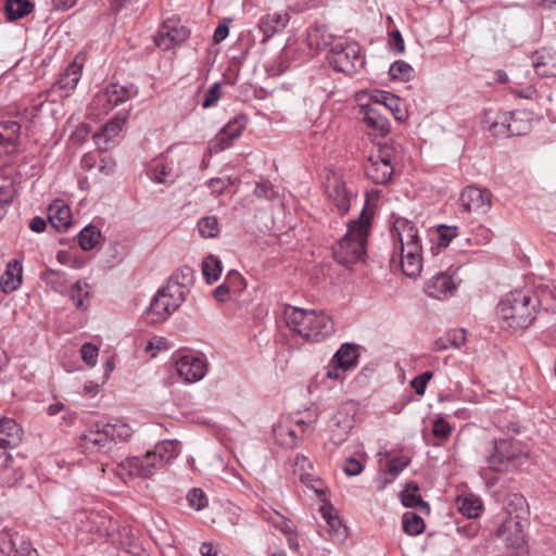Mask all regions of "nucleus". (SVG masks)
<instances>
[{
  "mask_svg": "<svg viewBox=\"0 0 556 556\" xmlns=\"http://www.w3.org/2000/svg\"><path fill=\"white\" fill-rule=\"evenodd\" d=\"M394 250L400 253V264L404 275L419 276L422 269V247L417 226L405 217H394L391 228Z\"/></svg>",
  "mask_w": 556,
  "mask_h": 556,
  "instance_id": "1",
  "label": "nucleus"
},
{
  "mask_svg": "<svg viewBox=\"0 0 556 556\" xmlns=\"http://www.w3.org/2000/svg\"><path fill=\"white\" fill-rule=\"evenodd\" d=\"M287 327L312 342H320L334 333L332 318L320 309H305L287 306L283 311Z\"/></svg>",
  "mask_w": 556,
  "mask_h": 556,
  "instance_id": "2",
  "label": "nucleus"
},
{
  "mask_svg": "<svg viewBox=\"0 0 556 556\" xmlns=\"http://www.w3.org/2000/svg\"><path fill=\"white\" fill-rule=\"evenodd\" d=\"M132 429L125 422H96L86 429L79 438V447L87 455L109 453L119 442L127 441Z\"/></svg>",
  "mask_w": 556,
  "mask_h": 556,
  "instance_id": "3",
  "label": "nucleus"
},
{
  "mask_svg": "<svg viewBox=\"0 0 556 556\" xmlns=\"http://www.w3.org/2000/svg\"><path fill=\"white\" fill-rule=\"evenodd\" d=\"M538 301L528 290H515L498 304L497 314L504 327L513 329L528 328L535 319Z\"/></svg>",
  "mask_w": 556,
  "mask_h": 556,
  "instance_id": "4",
  "label": "nucleus"
},
{
  "mask_svg": "<svg viewBox=\"0 0 556 556\" xmlns=\"http://www.w3.org/2000/svg\"><path fill=\"white\" fill-rule=\"evenodd\" d=\"M370 217L363 212L357 220H351L345 235L333 247V257L344 266L364 260Z\"/></svg>",
  "mask_w": 556,
  "mask_h": 556,
  "instance_id": "5",
  "label": "nucleus"
},
{
  "mask_svg": "<svg viewBox=\"0 0 556 556\" xmlns=\"http://www.w3.org/2000/svg\"><path fill=\"white\" fill-rule=\"evenodd\" d=\"M528 458V450L515 440H497L486 458L490 469L506 472L516 469Z\"/></svg>",
  "mask_w": 556,
  "mask_h": 556,
  "instance_id": "6",
  "label": "nucleus"
},
{
  "mask_svg": "<svg viewBox=\"0 0 556 556\" xmlns=\"http://www.w3.org/2000/svg\"><path fill=\"white\" fill-rule=\"evenodd\" d=\"M186 296L167 283L153 296L150 306L146 311V318L151 324L166 320L185 302Z\"/></svg>",
  "mask_w": 556,
  "mask_h": 556,
  "instance_id": "7",
  "label": "nucleus"
},
{
  "mask_svg": "<svg viewBox=\"0 0 556 556\" xmlns=\"http://www.w3.org/2000/svg\"><path fill=\"white\" fill-rule=\"evenodd\" d=\"M395 149L392 146H381L372 152L364 166L365 175L374 184H388L394 173Z\"/></svg>",
  "mask_w": 556,
  "mask_h": 556,
  "instance_id": "8",
  "label": "nucleus"
},
{
  "mask_svg": "<svg viewBox=\"0 0 556 556\" xmlns=\"http://www.w3.org/2000/svg\"><path fill=\"white\" fill-rule=\"evenodd\" d=\"M528 520L519 515L509 514L496 531V536L515 554L527 552L526 529Z\"/></svg>",
  "mask_w": 556,
  "mask_h": 556,
  "instance_id": "9",
  "label": "nucleus"
},
{
  "mask_svg": "<svg viewBox=\"0 0 556 556\" xmlns=\"http://www.w3.org/2000/svg\"><path fill=\"white\" fill-rule=\"evenodd\" d=\"M329 63L339 72L353 75L365 65L362 49L356 42L338 43L328 54Z\"/></svg>",
  "mask_w": 556,
  "mask_h": 556,
  "instance_id": "10",
  "label": "nucleus"
},
{
  "mask_svg": "<svg viewBox=\"0 0 556 556\" xmlns=\"http://www.w3.org/2000/svg\"><path fill=\"white\" fill-rule=\"evenodd\" d=\"M172 361L176 375L185 382L200 381L206 375L207 365L202 355L178 351L173 355Z\"/></svg>",
  "mask_w": 556,
  "mask_h": 556,
  "instance_id": "11",
  "label": "nucleus"
},
{
  "mask_svg": "<svg viewBox=\"0 0 556 556\" xmlns=\"http://www.w3.org/2000/svg\"><path fill=\"white\" fill-rule=\"evenodd\" d=\"M358 348L352 343H343L334 353L327 366L326 376L332 380L344 379L345 372L357 366Z\"/></svg>",
  "mask_w": 556,
  "mask_h": 556,
  "instance_id": "12",
  "label": "nucleus"
},
{
  "mask_svg": "<svg viewBox=\"0 0 556 556\" xmlns=\"http://www.w3.org/2000/svg\"><path fill=\"white\" fill-rule=\"evenodd\" d=\"M326 191L329 199L333 202L341 214H344L350 210L351 202L355 195V190L352 186H348L341 175L334 172L327 175Z\"/></svg>",
  "mask_w": 556,
  "mask_h": 556,
  "instance_id": "13",
  "label": "nucleus"
},
{
  "mask_svg": "<svg viewBox=\"0 0 556 556\" xmlns=\"http://www.w3.org/2000/svg\"><path fill=\"white\" fill-rule=\"evenodd\" d=\"M189 37V30L180 24V21L172 17L163 22L155 36V45L162 50H169L180 45Z\"/></svg>",
  "mask_w": 556,
  "mask_h": 556,
  "instance_id": "14",
  "label": "nucleus"
},
{
  "mask_svg": "<svg viewBox=\"0 0 556 556\" xmlns=\"http://www.w3.org/2000/svg\"><path fill=\"white\" fill-rule=\"evenodd\" d=\"M74 521L83 532L110 534L111 519L101 513L93 510H78L74 514Z\"/></svg>",
  "mask_w": 556,
  "mask_h": 556,
  "instance_id": "15",
  "label": "nucleus"
},
{
  "mask_svg": "<svg viewBox=\"0 0 556 556\" xmlns=\"http://www.w3.org/2000/svg\"><path fill=\"white\" fill-rule=\"evenodd\" d=\"M460 204L469 213L484 214L491 208V194L484 189L466 187L460 194Z\"/></svg>",
  "mask_w": 556,
  "mask_h": 556,
  "instance_id": "16",
  "label": "nucleus"
},
{
  "mask_svg": "<svg viewBox=\"0 0 556 556\" xmlns=\"http://www.w3.org/2000/svg\"><path fill=\"white\" fill-rule=\"evenodd\" d=\"M137 92V88L134 86L112 84L98 93L96 101L98 104H102L103 109L108 111L135 97Z\"/></svg>",
  "mask_w": 556,
  "mask_h": 556,
  "instance_id": "17",
  "label": "nucleus"
},
{
  "mask_svg": "<svg viewBox=\"0 0 556 556\" xmlns=\"http://www.w3.org/2000/svg\"><path fill=\"white\" fill-rule=\"evenodd\" d=\"M247 127V118L243 115L237 116L217 134L211 144V152L218 153L230 147L231 141L240 137Z\"/></svg>",
  "mask_w": 556,
  "mask_h": 556,
  "instance_id": "18",
  "label": "nucleus"
},
{
  "mask_svg": "<svg viewBox=\"0 0 556 556\" xmlns=\"http://www.w3.org/2000/svg\"><path fill=\"white\" fill-rule=\"evenodd\" d=\"M458 286L452 275L447 273H438L431 277L425 285V292L430 298L444 300L453 295Z\"/></svg>",
  "mask_w": 556,
  "mask_h": 556,
  "instance_id": "19",
  "label": "nucleus"
},
{
  "mask_svg": "<svg viewBox=\"0 0 556 556\" xmlns=\"http://www.w3.org/2000/svg\"><path fill=\"white\" fill-rule=\"evenodd\" d=\"M83 66V60L76 56L61 74L53 90H59L62 97L70 96L80 80Z\"/></svg>",
  "mask_w": 556,
  "mask_h": 556,
  "instance_id": "20",
  "label": "nucleus"
},
{
  "mask_svg": "<svg viewBox=\"0 0 556 556\" xmlns=\"http://www.w3.org/2000/svg\"><path fill=\"white\" fill-rule=\"evenodd\" d=\"M24 437L22 426L11 417L0 418V452L20 445Z\"/></svg>",
  "mask_w": 556,
  "mask_h": 556,
  "instance_id": "21",
  "label": "nucleus"
},
{
  "mask_svg": "<svg viewBox=\"0 0 556 556\" xmlns=\"http://www.w3.org/2000/svg\"><path fill=\"white\" fill-rule=\"evenodd\" d=\"M126 122V117H115L100 132H97L93 139L98 148L109 150L114 147L121 139Z\"/></svg>",
  "mask_w": 556,
  "mask_h": 556,
  "instance_id": "22",
  "label": "nucleus"
},
{
  "mask_svg": "<svg viewBox=\"0 0 556 556\" xmlns=\"http://www.w3.org/2000/svg\"><path fill=\"white\" fill-rule=\"evenodd\" d=\"M155 473V465H149L147 458L128 457L117 467V475L124 479L125 476L132 478H150Z\"/></svg>",
  "mask_w": 556,
  "mask_h": 556,
  "instance_id": "23",
  "label": "nucleus"
},
{
  "mask_svg": "<svg viewBox=\"0 0 556 556\" xmlns=\"http://www.w3.org/2000/svg\"><path fill=\"white\" fill-rule=\"evenodd\" d=\"M361 118L375 132L381 136L389 132L390 123L388 116L380 108L372 104H363L361 106Z\"/></svg>",
  "mask_w": 556,
  "mask_h": 556,
  "instance_id": "24",
  "label": "nucleus"
},
{
  "mask_svg": "<svg viewBox=\"0 0 556 556\" xmlns=\"http://www.w3.org/2000/svg\"><path fill=\"white\" fill-rule=\"evenodd\" d=\"M532 64L538 75L556 76V51L547 48L535 51L532 55Z\"/></svg>",
  "mask_w": 556,
  "mask_h": 556,
  "instance_id": "25",
  "label": "nucleus"
},
{
  "mask_svg": "<svg viewBox=\"0 0 556 556\" xmlns=\"http://www.w3.org/2000/svg\"><path fill=\"white\" fill-rule=\"evenodd\" d=\"M23 281V266L20 261L12 260L7 264L0 277V289L4 293L16 291Z\"/></svg>",
  "mask_w": 556,
  "mask_h": 556,
  "instance_id": "26",
  "label": "nucleus"
},
{
  "mask_svg": "<svg viewBox=\"0 0 556 556\" xmlns=\"http://www.w3.org/2000/svg\"><path fill=\"white\" fill-rule=\"evenodd\" d=\"M48 219L58 231H66L72 224L70 206L62 200L53 201L48 208Z\"/></svg>",
  "mask_w": 556,
  "mask_h": 556,
  "instance_id": "27",
  "label": "nucleus"
},
{
  "mask_svg": "<svg viewBox=\"0 0 556 556\" xmlns=\"http://www.w3.org/2000/svg\"><path fill=\"white\" fill-rule=\"evenodd\" d=\"M521 112H505L501 113L496 121L490 126V130H492L496 135H516L519 136L522 134V129H520L516 123L520 119Z\"/></svg>",
  "mask_w": 556,
  "mask_h": 556,
  "instance_id": "28",
  "label": "nucleus"
},
{
  "mask_svg": "<svg viewBox=\"0 0 556 556\" xmlns=\"http://www.w3.org/2000/svg\"><path fill=\"white\" fill-rule=\"evenodd\" d=\"M290 21L287 12H275L263 16L260 21V30L264 34L265 39L271 38L275 34L283 30Z\"/></svg>",
  "mask_w": 556,
  "mask_h": 556,
  "instance_id": "29",
  "label": "nucleus"
},
{
  "mask_svg": "<svg viewBox=\"0 0 556 556\" xmlns=\"http://www.w3.org/2000/svg\"><path fill=\"white\" fill-rule=\"evenodd\" d=\"M20 125L15 121H5L0 123V148L7 154H13L16 151L20 139Z\"/></svg>",
  "mask_w": 556,
  "mask_h": 556,
  "instance_id": "30",
  "label": "nucleus"
},
{
  "mask_svg": "<svg viewBox=\"0 0 556 556\" xmlns=\"http://www.w3.org/2000/svg\"><path fill=\"white\" fill-rule=\"evenodd\" d=\"M458 235L456 226L440 225L432 232L431 253L437 255L441 249L448 247L451 241Z\"/></svg>",
  "mask_w": 556,
  "mask_h": 556,
  "instance_id": "31",
  "label": "nucleus"
},
{
  "mask_svg": "<svg viewBox=\"0 0 556 556\" xmlns=\"http://www.w3.org/2000/svg\"><path fill=\"white\" fill-rule=\"evenodd\" d=\"M193 274L194 273L191 267L184 266L170 276V278L167 281V285L173 289L176 287L177 291L181 292V294L186 296L193 285Z\"/></svg>",
  "mask_w": 556,
  "mask_h": 556,
  "instance_id": "32",
  "label": "nucleus"
},
{
  "mask_svg": "<svg viewBox=\"0 0 556 556\" xmlns=\"http://www.w3.org/2000/svg\"><path fill=\"white\" fill-rule=\"evenodd\" d=\"M0 460V479L4 484L11 485L22 478V473L14 467L11 454L1 451Z\"/></svg>",
  "mask_w": 556,
  "mask_h": 556,
  "instance_id": "33",
  "label": "nucleus"
},
{
  "mask_svg": "<svg viewBox=\"0 0 556 556\" xmlns=\"http://www.w3.org/2000/svg\"><path fill=\"white\" fill-rule=\"evenodd\" d=\"M457 509L468 518H477L482 511L480 498L473 494L460 495L456 498Z\"/></svg>",
  "mask_w": 556,
  "mask_h": 556,
  "instance_id": "34",
  "label": "nucleus"
},
{
  "mask_svg": "<svg viewBox=\"0 0 556 556\" xmlns=\"http://www.w3.org/2000/svg\"><path fill=\"white\" fill-rule=\"evenodd\" d=\"M153 452L157 459L165 466L180 453V442L176 440H164L159 442Z\"/></svg>",
  "mask_w": 556,
  "mask_h": 556,
  "instance_id": "35",
  "label": "nucleus"
},
{
  "mask_svg": "<svg viewBox=\"0 0 556 556\" xmlns=\"http://www.w3.org/2000/svg\"><path fill=\"white\" fill-rule=\"evenodd\" d=\"M533 298L538 301V306H542L546 311H556V305L549 304V300L556 301V285L543 283L538 286L536 293Z\"/></svg>",
  "mask_w": 556,
  "mask_h": 556,
  "instance_id": "36",
  "label": "nucleus"
},
{
  "mask_svg": "<svg viewBox=\"0 0 556 556\" xmlns=\"http://www.w3.org/2000/svg\"><path fill=\"white\" fill-rule=\"evenodd\" d=\"M466 342L465 330L459 329L455 330L451 333H447L445 337H441L434 341L433 349L435 351H444L448 348H460Z\"/></svg>",
  "mask_w": 556,
  "mask_h": 556,
  "instance_id": "37",
  "label": "nucleus"
},
{
  "mask_svg": "<svg viewBox=\"0 0 556 556\" xmlns=\"http://www.w3.org/2000/svg\"><path fill=\"white\" fill-rule=\"evenodd\" d=\"M33 8L28 0H7L5 14L9 21H15L30 13Z\"/></svg>",
  "mask_w": 556,
  "mask_h": 556,
  "instance_id": "38",
  "label": "nucleus"
},
{
  "mask_svg": "<svg viewBox=\"0 0 556 556\" xmlns=\"http://www.w3.org/2000/svg\"><path fill=\"white\" fill-rule=\"evenodd\" d=\"M223 267L220 260L215 255L206 256L202 262V274L207 283H213L220 277Z\"/></svg>",
  "mask_w": 556,
  "mask_h": 556,
  "instance_id": "39",
  "label": "nucleus"
},
{
  "mask_svg": "<svg viewBox=\"0 0 556 556\" xmlns=\"http://www.w3.org/2000/svg\"><path fill=\"white\" fill-rule=\"evenodd\" d=\"M307 40L311 47L323 49L331 43L332 36L327 31L325 26L316 25L309 28Z\"/></svg>",
  "mask_w": 556,
  "mask_h": 556,
  "instance_id": "40",
  "label": "nucleus"
},
{
  "mask_svg": "<svg viewBox=\"0 0 556 556\" xmlns=\"http://www.w3.org/2000/svg\"><path fill=\"white\" fill-rule=\"evenodd\" d=\"M148 176L159 184L167 182L173 178L172 168L162 160L154 161L149 165Z\"/></svg>",
  "mask_w": 556,
  "mask_h": 556,
  "instance_id": "41",
  "label": "nucleus"
},
{
  "mask_svg": "<svg viewBox=\"0 0 556 556\" xmlns=\"http://www.w3.org/2000/svg\"><path fill=\"white\" fill-rule=\"evenodd\" d=\"M417 491L418 486L415 483H408L405 490L401 493L402 504L406 507H421L428 509L427 503H425L420 495L417 494Z\"/></svg>",
  "mask_w": 556,
  "mask_h": 556,
  "instance_id": "42",
  "label": "nucleus"
},
{
  "mask_svg": "<svg viewBox=\"0 0 556 556\" xmlns=\"http://www.w3.org/2000/svg\"><path fill=\"white\" fill-rule=\"evenodd\" d=\"M90 286L84 281H76L70 291V296L77 308L85 309V300L89 298Z\"/></svg>",
  "mask_w": 556,
  "mask_h": 556,
  "instance_id": "43",
  "label": "nucleus"
},
{
  "mask_svg": "<svg viewBox=\"0 0 556 556\" xmlns=\"http://www.w3.org/2000/svg\"><path fill=\"white\" fill-rule=\"evenodd\" d=\"M332 425H336L338 428V431L331 429L332 435L330 437V441L334 446L340 445L345 439L346 435L352 428L351 421L348 418H344L343 420L340 419V415H336L332 419Z\"/></svg>",
  "mask_w": 556,
  "mask_h": 556,
  "instance_id": "44",
  "label": "nucleus"
},
{
  "mask_svg": "<svg viewBox=\"0 0 556 556\" xmlns=\"http://www.w3.org/2000/svg\"><path fill=\"white\" fill-rule=\"evenodd\" d=\"M198 230L202 238L210 239L219 235L220 228L215 216H204L198 222Z\"/></svg>",
  "mask_w": 556,
  "mask_h": 556,
  "instance_id": "45",
  "label": "nucleus"
},
{
  "mask_svg": "<svg viewBox=\"0 0 556 556\" xmlns=\"http://www.w3.org/2000/svg\"><path fill=\"white\" fill-rule=\"evenodd\" d=\"M101 233L94 226H86L79 232V245L84 251H90L100 241Z\"/></svg>",
  "mask_w": 556,
  "mask_h": 556,
  "instance_id": "46",
  "label": "nucleus"
},
{
  "mask_svg": "<svg viewBox=\"0 0 556 556\" xmlns=\"http://www.w3.org/2000/svg\"><path fill=\"white\" fill-rule=\"evenodd\" d=\"M403 530L408 535H418L425 530V521L415 513H405L403 515Z\"/></svg>",
  "mask_w": 556,
  "mask_h": 556,
  "instance_id": "47",
  "label": "nucleus"
},
{
  "mask_svg": "<svg viewBox=\"0 0 556 556\" xmlns=\"http://www.w3.org/2000/svg\"><path fill=\"white\" fill-rule=\"evenodd\" d=\"M276 441L287 447H293L296 444V433L293 429L285 425H278L274 428Z\"/></svg>",
  "mask_w": 556,
  "mask_h": 556,
  "instance_id": "48",
  "label": "nucleus"
},
{
  "mask_svg": "<svg viewBox=\"0 0 556 556\" xmlns=\"http://www.w3.org/2000/svg\"><path fill=\"white\" fill-rule=\"evenodd\" d=\"M389 74L393 79L409 80L414 75V68L404 61H395L391 64Z\"/></svg>",
  "mask_w": 556,
  "mask_h": 556,
  "instance_id": "49",
  "label": "nucleus"
},
{
  "mask_svg": "<svg viewBox=\"0 0 556 556\" xmlns=\"http://www.w3.org/2000/svg\"><path fill=\"white\" fill-rule=\"evenodd\" d=\"M189 506L195 510H202L208 504L206 494L200 488H193L187 493Z\"/></svg>",
  "mask_w": 556,
  "mask_h": 556,
  "instance_id": "50",
  "label": "nucleus"
},
{
  "mask_svg": "<svg viewBox=\"0 0 556 556\" xmlns=\"http://www.w3.org/2000/svg\"><path fill=\"white\" fill-rule=\"evenodd\" d=\"M396 102V97L387 91H375L369 96V103L381 110H386L388 105H394Z\"/></svg>",
  "mask_w": 556,
  "mask_h": 556,
  "instance_id": "51",
  "label": "nucleus"
},
{
  "mask_svg": "<svg viewBox=\"0 0 556 556\" xmlns=\"http://www.w3.org/2000/svg\"><path fill=\"white\" fill-rule=\"evenodd\" d=\"M99 356V348L92 343H85L80 348V357L89 367H93L97 364Z\"/></svg>",
  "mask_w": 556,
  "mask_h": 556,
  "instance_id": "52",
  "label": "nucleus"
},
{
  "mask_svg": "<svg viewBox=\"0 0 556 556\" xmlns=\"http://www.w3.org/2000/svg\"><path fill=\"white\" fill-rule=\"evenodd\" d=\"M222 98V85L220 83H215L205 93L202 106L204 109H208L217 103V101Z\"/></svg>",
  "mask_w": 556,
  "mask_h": 556,
  "instance_id": "53",
  "label": "nucleus"
},
{
  "mask_svg": "<svg viewBox=\"0 0 556 556\" xmlns=\"http://www.w3.org/2000/svg\"><path fill=\"white\" fill-rule=\"evenodd\" d=\"M451 432H452V428H451L450 424L444 418H438L433 422L432 433L434 437H437L439 439H446L450 437Z\"/></svg>",
  "mask_w": 556,
  "mask_h": 556,
  "instance_id": "54",
  "label": "nucleus"
},
{
  "mask_svg": "<svg viewBox=\"0 0 556 556\" xmlns=\"http://www.w3.org/2000/svg\"><path fill=\"white\" fill-rule=\"evenodd\" d=\"M233 184V180L230 177L225 178H212L208 182V187L211 188L214 194H222L229 186Z\"/></svg>",
  "mask_w": 556,
  "mask_h": 556,
  "instance_id": "55",
  "label": "nucleus"
},
{
  "mask_svg": "<svg viewBox=\"0 0 556 556\" xmlns=\"http://www.w3.org/2000/svg\"><path fill=\"white\" fill-rule=\"evenodd\" d=\"M254 194L258 198L271 200L276 198L277 191L275 190L274 186L269 182H258L255 186Z\"/></svg>",
  "mask_w": 556,
  "mask_h": 556,
  "instance_id": "56",
  "label": "nucleus"
},
{
  "mask_svg": "<svg viewBox=\"0 0 556 556\" xmlns=\"http://www.w3.org/2000/svg\"><path fill=\"white\" fill-rule=\"evenodd\" d=\"M270 521L285 534L292 535L294 526L290 520L286 519L279 514H275V516L270 517Z\"/></svg>",
  "mask_w": 556,
  "mask_h": 556,
  "instance_id": "57",
  "label": "nucleus"
},
{
  "mask_svg": "<svg viewBox=\"0 0 556 556\" xmlns=\"http://www.w3.org/2000/svg\"><path fill=\"white\" fill-rule=\"evenodd\" d=\"M295 471L301 476V480H304L305 476L309 475V470L312 469V464L308 458L304 455H298L294 460Z\"/></svg>",
  "mask_w": 556,
  "mask_h": 556,
  "instance_id": "58",
  "label": "nucleus"
},
{
  "mask_svg": "<svg viewBox=\"0 0 556 556\" xmlns=\"http://www.w3.org/2000/svg\"><path fill=\"white\" fill-rule=\"evenodd\" d=\"M409 460L406 457H396L389 462L388 473L391 476L399 475L407 465Z\"/></svg>",
  "mask_w": 556,
  "mask_h": 556,
  "instance_id": "59",
  "label": "nucleus"
},
{
  "mask_svg": "<svg viewBox=\"0 0 556 556\" xmlns=\"http://www.w3.org/2000/svg\"><path fill=\"white\" fill-rule=\"evenodd\" d=\"M343 471L348 476H357L363 471V465L361 460L350 457L344 464Z\"/></svg>",
  "mask_w": 556,
  "mask_h": 556,
  "instance_id": "60",
  "label": "nucleus"
},
{
  "mask_svg": "<svg viewBox=\"0 0 556 556\" xmlns=\"http://www.w3.org/2000/svg\"><path fill=\"white\" fill-rule=\"evenodd\" d=\"M13 547L11 536L7 532H0V556H9Z\"/></svg>",
  "mask_w": 556,
  "mask_h": 556,
  "instance_id": "61",
  "label": "nucleus"
},
{
  "mask_svg": "<svg viewBox=\"0 0 556 556\" xmlns=\"http://www.w3.org/2000/svg\"><path fill=\"white\" fill-rule=\"evenodd\" d=\"M12 199L11 188H0V218L5 214V207L12 202Z\"/></svg>",
  "mask_w": 556,
  "mask_h": 556,
  "instance_id": "62",
  "label": "nucleus"
},
{
  "mask_svg": "<svg viewBox=\"0 0 556 556\" xmlns=\"http://www.w3.org/2000/svg\"><path fill=\"white\" fill-rule=\"evenodd\" d=\"M390 45L399 53H403L405 51L404 39L399 30H393L390 34Z\"/></svg>",
  "mask_w": 556,
  "mask_h": 556,
  "instance_id": "63",
  "label": "nucleus"
},
{
  "mask_svg": "<svg viewBox=\"0 0 556 556\" xmlns=\"http://www.w3.org/2000/svg\"><path fill=\"white\" fill-rule=\"evenodd\" d=\"M115 169V162L111 157H103L99 164V170L104 175L113 174Z\"/></svg>",
  "mask_w": 556,
  "mask_h": 556,
  "instance_id": "64",
  "label": "nucleus"
}]
</instances>
